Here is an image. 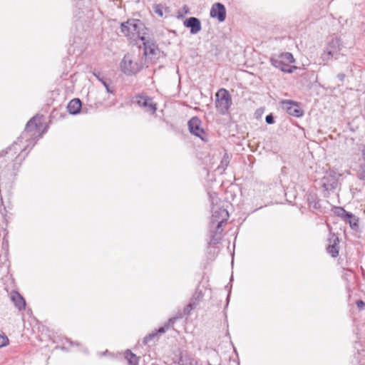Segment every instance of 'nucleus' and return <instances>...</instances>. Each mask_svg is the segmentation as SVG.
I'll return each mask as SVG.
<instances>
[{
	"mask_svg": "<svg viewBox=\"0 0 365 365\" xmlns=\"http://www.w3.org/2000/svg\"><path fill=\"white\" fill-rule=\"evenodd\" d=\"M152 365H159V364L154 363V364H152Z\"/></svg>",
	"mask_w": 365,
	"mask_h": 365,
	"instance_id": "38",
	"label": "nucleus"
},
{
	"mask_svg": "<svg viewBox=\"0 0 365 365\" xmlns=\"http://www.w3.org/2000/svg\"><path fill=\"white\" fill-rule=\"evenodd\" d=\"M121 71L126 76H134L139 73L143 68V63L139 60H134L133 56L125 54L120 63Z\"/></svg>",
	"mask_w": 365,
	"mask_h": 365,
	"instance_id": "4",
	"label": "nucleus"
},
{
	"mask_svg": "<svg viewBox=\"0 0 365 365\" xmlns=\"http://www.w3.org/2000/svg\"><path fill=\"white\" fill-rule=\"evenodd\" d=\"M169 329V325H165L164 327H160L158 329L152 331L151 333L147 334L143 340V343L145 345H148L151 341L158 339L159 337V334H162L166 331L167 329Z\"/></svg>",
	"mask_w": 365,
	"mask_h": 365,
	"instance_id": "16",
	"label": "nucleus"
},
{
	"mask_svg": "<svg viewBox=\"0 0 365 365\" xmlns=\"http://www.w3.org/2000/svg\"><path fill=\"white\" fill-rule=\"evenodd\" d=\"M173 362L179 365H194L196 363L195 358L190 353L181 350L175 355Z\"/></svg>",
	"mask_w": 365,
	"mask_h": 365,
	"instance_id": "12",
	"label": "nucleus"
},
{
	"mask_svg": "<svg viewBox=\"0 0 365 365\" xmlns=\"http://www.w3.org/2000/svg\"><path fill=\"white\" fill-rule=\"evenodd\" d=\"M341 176L335 170L329 169L324 173V176L322 178L320 184L327 194H329L336 189L339 185V178Z\"/></svg>",
	"mask_w": 365,
	"mask_h": 365,
	"instance_id": "5",
	"label": "nucleus"
},
{
	"mask_svg": "<svg viewBox=\"0 0 365 365\" xmlns=\"http://www.w3.org/2000/svg\"><path fill=\"white\" fill-rule=\"evenodd\" d=\"M356 304L359 310L365 309V302L363 300H357Z\"/></svg>",
	"mask_w": 365,
	"mask_h": 365,
	"instance_id": "33",
	"label": "nucleus"
},
{
	"mask_svg": "<svg viewBox=\"0 0 365 365\" xmlns=\"http://www.w3.org/2000/svg\"><path fill=\"white\" fill-rule=\"evenodd\" d=\"M9 340L6 335L3 332L0 333V348L9 344Z\"/></svg>",
	"mask_w": 365,
	"mask_h": 365,
	"instance_id": "31",
	"label": "nucleus"
},
{
	"mask_svg": "<svg viewBox=\"0 0 365 365\" xmlns=\"http://www.w3.org/2000/svg\"><path fill=\"white\" fill-rule=\"evenodd\" d=\"M11 300L19 310H24L26 308V302L24 297L16 291L11 292Z\"/></svg>",
	"mask_w": 365,
	"mask_h": 365,
	"instance_id": "18",
	"label": "nucleus"
},
{
	"mask_svg": "<svg viewBox=\"0 0 365 365\" xmlns=\"http://www.w3.org/2000/svg\"><path fill=\"white\" fill-rule=\"evenodd\" d=\"M201 120L197 116L192 117L187 123L191 134L200 138L203 141H207V138L203 136V135H205V132L201 127Z\"/></svg>",
	"mask_w": 365,
	"mask_h": 365,
	"instance_id": "10",
	"label": "nucleus"
},
{
	"mask_svg": "<svg viewBox=\"0 0 365 365\" xmlns=\"http://www.w3.org/2000/svg\"><path fill=\"white\" fill-rule=\"evenodd\" d=\"M295 61L293 55L289 52L273 54L269 58L270 64L281 71L292 73L297 67L291 64Z\"/></svg>",
	"mask_w": 365,
	"mask_h": 365,
	"instance_id": "3",
	"label": "nucleus"
},
{
	"mask_svg": "<svg viewBox=\"0 0 365 365\" xmlns=\"http://www.w3.org/2000/svg\"><path fill=\"white\" fill-rule=\"evenodd\" d=\"M155 12H156L157 14H158L160 16H163V12H162V11H160V9H156V10H155Z\"/></svg>",
	"mask_w": 365,
	"mask_h": 365,
	"instance_id": "37",
	"label": "nucleus"
},
{
	"mask_svg": "<svg viewBox=\"0 0 365 365\" xmlns=\"http://www.w3.org/2000/svg\"><path fill=\"white\" fill-rule=\"evenodd\" d=\"M332 211L336 216L341 217L344 220H346V217H350L351 216V213L347 212L342 207L335 206L332 208Z\"/></svg>",
	"mask_w": 365,
	"mask_h": 365,
	"instance_id": "24",
	"label": "nucleus"
},
{
	"mask_svg": "<svg viewBox=\"0 0 365 365\" xmlns=\"http://www.w3.org/2000/svg\"><path fill=\"white\" fill-rule=\"evenodd\" d=\"M135 103L139 107L143 108L145 112H148L150 114H155L158 108L157 103L153 101L152 98L145 94L136 96Z\"/></svg>",
	"mask_w": 365,
	"mask_h": 365,
	"instance_id": "8",
	"label": "nucleus"
},
{
	"mask_svg": "<svg viewBox=\"0 0 365 365\" xmlns=\"http://www.w3.org/2000/svg\"><path fill=\"white\" fill-rule=\"evenodd\" d=\"M175 322V318H171L168 320V322L166 325H170L171 324H173Z\"/></svg>",
	"mask_w": 365,
	"mask_h": 365,
	"instance_id": "35",
	"label": "nucleus"
},
{
	"mask_svg": "<svg viewBox=\"0 0 365 365\" xmlns=\"http://www.w3.org/2000/svg\"><path fill=\"white\" fill-rule=\"evenodd\" d=\"M281 107L289 115L299 118L304 115V110L300 108L299 103L292 100H282L280 101Z\"/></svg>",
	"mask_w": 365,
	"mask_h": 365,
	"instance_id": "9",
	"label": "nucleus"
},
{
	"mask_svg": "<svg viewBox=\"0 0 365 365\" xmlns=\"http://www.w3.org/2000/svg\"><path fill=\"white\" fill-rule=\"evenodd\" d=\"M230 163V157L227 153H225L221 160L220 167L222 169H226Z\"/></svg>",
	"mask_w": 365,
	"mask_h": 365,
	"instance_id": "29",
	"label": "nucleus"
},
{
	"mask_svg": "<svg viewBox=\"0 0 365 365\" xmlns=\"http://www.w3.org/2000/svg\"><path fill=\"white\" fill-rule=\"evenodd\" d=\"M328 242L329 244L327 247V252L332 257H336L339 255V237L334 233L330 232L328 238Z\"/></svg>",
	"mask_w": 365,
	"mask_h": 365,
	"instance_id": "14",
	"label": "nucleus"
},
{
	"mask_svg": "<svg viewBox=\"0 0 365 365\" xmlns=\"http://www.w3.org/2000/svg\"><path fill=\"white\" fill-rule=\"evenodd\" d=\"M336 51L326 48V50L321 55V59L324 64H327L332 58L335 57L336 58Z\"/></svg>",
	"mask_w": 365,
	"mask_h": 365,
	"instance_id": "23",
	"label": "nucleus"
},
{
	"mask_svg": "<svg viewBox=\"0 0 365 365\" xmlns=\"http://www.w3.org/2000/svg\"><path fill=\"white\" fill-rule=\"evenodd\" d=\"M148 30L140 19H130L120 24L121 33L130 40L145 41Z\"/></svg>",
	"mask_w": 365,
	"mask_h": 365,
	"instance_id": "2",
	"label": "nucleus"
},
{
	"mask_svg": "<svg viewBox=\"0 0 365 365\" xmlns=\"http://www.w3.org/2000/svg\"><path fill=\"white\" fill-rule=\"evenodd\" d=\"M82 104L78 98L72 99L67 106L68 112L71 115H76L80 113Z\"/></svg>",
	"mask_w": 365,
	"mask_h": 365,
	"instance_id": "20",
	"label": "nucleus"
},
{
	"mask_svg": "<svg viewBox=\"0 0 365 365\" xmlns=\"http://www.w3.org/2000/svg\"><path fill=\"white\" fill-rule=\"evenodd\" d=\"M197 306L195 302H190L189 304L184 308L183 313L185 315H189L190 312L194 309Z\"/></svg>",
	"mask_w": 365,
	"mask_h": 365,
	"instance_id": "30",
	"label": "nucleus"
},
{
	"mask_svg": "<svg viewBox=\"0 0 365 365\" xmlns=\"http://www.w3.org/2000/svg\"><path fill=\"white\" fill-rule=\"evenodd\" d=\"M203 296L204 294L202 290L197 289L191 297L190 302H195V305L197 306L199 302L202 299Z\"/></svg>",
	"mask_w": 365,
	"mask_h": 365,
	"instance_id": "28",
	"label": "nucleus"
},
{
	"mask_svg": "<svg viewBox=\"0 0 365 365\" xmlns=\"http://www.w3.org/2000/svg\"><path fill=\"white\" fill-rule=\"evenodd\" d=\"M43 115H36L26 123L24 130L11 145L0 152V157L9 155L14 161V168H19L24 160L29 151L40 138L45 129L43 130Z\"/></svg>",
	"mask_w": 365,
	"mask_h": 365,
	"instance_id": "1",
	"label": "nucleus"
},
{
	"mask_svg": "<svg viewBox=\"0 0 365 365\" xmlns=\"http://www.w3.org/2000/svg\"><path fill=\"white\" fill-rule=\"evenodd\" d=\"M183 10H184L185 14H187L189 12V9L187 7V6H185L183 7Z\"/></svg>",
	"mask_w": 365,
	"mask_h": 365,
	"instance_id": "36",
	"label": "nucleus"
},
{
	"mask_svg": "<svg viewBox=\"0 0 365 365\" xmlns=\"http://www.w3.org/2000/svg\"><path fill=\"white\" fill-rule=\"evenodd\" d=\"M93 76L103 85L105 87L106 91L108 93L114 95L115 93V87L113 86H111V81L109 80V82L106 80L102 76L100 72H96L94 71L93 73Z\"/></svg>",
	"mask_w": 365,
	"mask_h": 365,
	"instance_id": "19",
	"label": "nucleus"
},
{
	"mask_svg": "<svg viewBox=\"0 0 365 365\" xmlns=\"http://www.w3.org/2000/svg\"><path fill=\"white\" fill-rule=\"evenodd\" d=\"M336 77L339 79V81L343 82L345 79L346 75L344 73H340L337 75Z\"/></svg>",
	"mask_w": 365,
	"mask_h": 365,
	"instance_id": "34",
	"label": "nucleus"
},
{
	"mask_svg": "<svg viewBox=\"0 0 365 365\" xmlns=\"http://www.w3.org/2000/svg\"><path fill=\"white\" fill-rule=\"evenodd\" d=\"M346 223H349L350 227L357 231L359 229V218L356 217L354 215L351 213V216L350 217H346V220H344Z\"/></svg>",
	"mask_w": 365,
	"mask_h": 365,
	"instance_id": "26",
	"label": "nucleus"
},
{
	"mask_svg": "<svg viewBox=\"0 0 365 365\" xmlns=\"http://www.w3.org/2000/svg\"><path fill=\"white\" fill-rule=\"evenodd\" d=\"M144 46V54L153 55L155 53V48L157 46L150 39H147L145 36V41H141Z\"/></svg>",
	"mask_w": 365,
	"mask_h": 365,
	"instance_id": "22",
	"label": "nucleus"
},
{
	"mask_svg": "<svg viewBox=\"0 0 365 365\" xmlns=\"http://www.w3.org/2000/svg\"><path fill=\"white\" fill-rule=\"evenodd\" d=\"M265 121L267 124H273L274 123V115L270 113L269 115H267L266 117H265Z\"/></svg>",
	"mask_w": 365,
	"mask_h": 365,
	"instance_id": "32",
	"label": "nucleus"
},
{
	"mask_svg": "<svg viewBox=\"0 0 365 365\" xmlns=\"http://www.w3.org/2000/svg\"><path fill=\"white\" fill-rule=\"evenodd\" d=\"M305 197L309 208H312L316 210H321L322 207L320 205V200L317 197V194L307 192Z\"/></svg>",
	"mask_w": 365,
	"mask_h": 365,
	"instance_id": "17",
	"label": "nucleus"
},
{
	"mask_svg": "<svg viewBox=\"0 0 365 365\" xmlns=\"http://www.w3.org/2000/svg\"><path fill=\"white\" fill-rule=\"evenodd\" d=\"M223 232L222 227H220L217 228V225L212 226L210 224L209 226V233H210V239L207 242L209 246H215L220 242L222 240V233Z\"/></svg>",
	"mask_w": 365,
	"mask_h": 365,
	"instance_id": "11",
	"label": "nucleus"
},
{
	"mask_svg": "<svg viewBox=\"0 0 365 365\" xmlns=\"http://www.w3.org/2000/svg\"><path fill=\"white\" fill-rule=\"evenodd\" d=\"M361 153L362 162L359 165L356 176L360 180L365 181V145L363 146Z\"/></svg>",
	"mask_w": 365,
	"mask_h": 365,
	"instance_id": "21",
	"label": "nucleus"
},
{
	"mask_svg": "<svg viewBox=\"0 0 365 365\" xmlns=\"http://www.w3.org/2000/svg\"><path fill=\"white\" fill-rule=\"evenodd\" d=\"M125 358L127 359L129 365H138L139 358L130 350L127 349L125 351Z\"/></svg>",
	"mask_w": 365,
	"mask_h": 365,
	"instance_id": "25",
	"label": "nucleus"
},
{
	"mask_svg": "<svg viewBox=\"0 0 365 365\" xmlns=\"http://www.w3.org/2000/svg\"><path fill=\"white\" fill-rule=\"evenodd\" d=\"M340 40L337 38L332 39L327 45V48L336 51V53L340 50Z\"/></svg>",
	"mask_w": 365,
	"mask_h": 365,
	"instance_id": "27",
	"label": "nucleus"
},
{
	"mask_svg": "<svg viewBox=\"0 0 365 365\" xmlns=\"http://www.w3.org/2000/svg\"><path fill=\"white\" fill-rule=\"evenodd\" d=\"M186 28L190 29L191 34H196L202 29L201 22L199 19L196 17H190L186 19L183 22Z\"/></svg>",
	"mask_w": 365,
	"mask_h": 365,
	"instance_id": "15",
	"label": "nucleus"
},
{
	"mask_svg": "<svg viewBox=\"0 0 365 365\" xmlns=\"http://www.w3.org/2000/svg\"><path fill=\"white\" fill-rule=\"evenodd\" d=\"M215 106L217 110L222 115H225L232 105V98L230 93L225 88H220L216 93Z\"/></svg>",
	"mask_w": 365,
	"mask_h": 365,
	"instance_id": "6",
	"label": "nucleus"
},
{
	"mask_svg": "<svg viewBox=\"0 0 365 365\" xmlns=\"http://www.w3.org/2000/svg\"><path fill=\"white\" fill-rule=\"evenodd\" d=\"M215 198L211 197V203L212 205V215L210 218V224L212 226L217 225V228L222 227L223 224H226L229 218V212L224 207H217L214 206Z\"/></svg>",
	"mask_w": 365,
	"mask_h": 365,
	"instance_id": "7",
	"label": "nucleus"
},
{
	"mask_svg": "<svg viewBox=\"0 0 365 365\" xmlns=\"http://www.w3.org/2000/svg\"><path fill=\"white\" fill-rule=\"evenodd\" d=\"M210 15L212 18H216L220 22L225 21L226 19L225 6L222 3H215L212 6Z\"/></svg>",
	"mask_w": 365,
	"mask_h": 365,
	"instance_id": "13",
	"label": "nucleus"
}]
</instances>
